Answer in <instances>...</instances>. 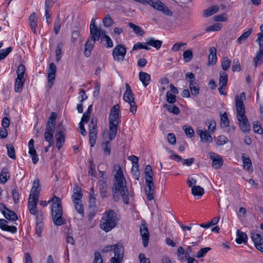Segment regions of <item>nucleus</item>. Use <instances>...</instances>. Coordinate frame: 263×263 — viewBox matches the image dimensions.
<instances>
[{
    "mask_svg": "<svg viewBox=\"0 0 263 263\" xmlns=\"http://www.w3.org/2000/svg\"><path fill=\"white\" fill-rule=\"evenodd\" d=\"M30 22V26L31 28L32 31L35 34L36 33V27L37 26V18L36 14L35 12L32 13L29 18Z\"/></svg>",
    "mask_w": 263,
    "mask_h": 263,
    "instance_id": "obj_29",
    "label": "nucleus"
},
{
    "mask_svg": "<svg viewBox=\"0 0 263 263\" xmlns=\"http://www.w3.org/2000/svg\"><path fill=\"white\" fill-rule=\"evenodd\" d=\"M119 105L117 104L114 105L110 110L108 118L109 126V138L110 140L114 139L116 136L119 120Z\"/></svg>",
    "mask_w": 263,
    "mask_h": 263,
    "instance_id": "obj_5",
    "label": "nucleus"
},
{
    "mask_svg": "<svg viewBox=\"0 0 263 263\" xmlns=\"http://www.w3.org/2000/svg\"><path fill=\"white\" fill-rule=\"evenodd\" d=\"M9 174L7 168H3L0 174V183L4 184L10 178V176L7 175Z\"/></svg>",
    "mask_w": 263,
    "mask_h": 263,
    "instance_id": "obj_36",
    "label": "nucleus"
},
{
    "mask_svg": "<svg viewBox=\"0 0 263 263\" xmlns=\"http://www.w3.org/2000/svg\"><path fill=\"white\" fill-rule=\"evenodd\" d=\"M62 25V21L61 20V18L60 17V15H58L57 16L55 21L54 24V32L55 34H58L60 30L61 27Z\"/></svg>",
    "mask_w": 263,
    "mask_h": 263,
    "instance_id": "obj_43",
    "label": "nucleus"
},
{
    "mask_svg": "<svg viewBox=\"0 0 263 263\" xmlns=\"http://www.w3.org/2000/svg\"><path fill=\"white\" fill-rule=\"evenodd\" d=\"M162 42L161 41L155 40L154 38H149V46H151L155 48L157 50L160 48Z\"/></svg>",
    "mask_w": 263,
    "mask_h": 263,
    "instance_id": "obj_40",
    "label": "nucleus"
},
{
    "mask_svg": "<svg viewBox=\"0 0 263 263\" xmlns=\"http://www.w3.org/2000/svg\"><path fill=\"white\" fill-rule=\"evenodd\" d=\"M99 191L100 193V195L101 198H104L107 197V185L106 183V181L105 180H100L99 181Z\"/></svg>",
    "mask_w": 263,
    "mask_h": 263,
    "instance_id": "obj_25",
    "label": "nucleus"
},
{
    "mask_svg": "<svg viewBox=\"0 0 263 263\" xmlns=\"http://www.w3.org/2000/svg\"><path fill=\"white\" fill-rule=\"evenodd\" d=\"M34 141L31 139L28 143L29 154L30 155L33 164H36L39 161L38 155L34 147Z\"/></svg>",
    "mask_w": 263,
    "mask_h": 263,
    "instance_id": "obj_21",
    "label": "nucleus"
},
{
    "mask_svg": "<svg viewBox=\"0 0 263 263\" xmlns=\"http://www.w3.org/2000/svg\"><path fill=\"white\" fill-rule=\"evenodd\" d=\"M65 129L62 124L57 126L55 137L57 140L56 146L58 150H60L65 142Z\"/></svg>",
    "mask_w": 263,
    "mask_h": 263,
    "instance_id": "obj_11",
    "label": "nucleus"
},
{
    "mask_svg": "<svg viewBox=\"0 0 263 263\" xmlns=\"http://www.w3.org/2000/svg\"><path fill=\"white\" fill-rule=\"evenodd\" d=\"M115 256L110 259L111 263H122L124 256V247L121 243L114 245Z\"/></svg>",
    "mask_w": 263,
    "mask_h": 263,
    "instance_id": "obj_10",
    "label": "nucleus"
},
{
    "mask_svg": "<svg viewBox=\"0 0 263 263\" xmlns=\"http://www.w3.org/2000/svg\"><path fill=\"white\" fill-rule=\"evenodd\" d=\"M26 71V68L25 66L21 64H20L17 69L16 73L17 77L24 78V75Z\"/></svg>",
    "mask_w": 263,
    "mask_h": 263,
    "instance_id": "obj_51",
    "label": "nucleus"
},
{
    "mask_svg": "<svg viewBox=\"0 0 263 263\" xmlns=\"http://www.w3.org/2000/svg\"><path fill=\"white\" fill-rule=\"evenodd\" d=\"M168 111L174 115H178L180 113V110L178 107L173 104H165L163 105Z\"/></svg>",
    "mask_w": 263,
    "mask_h": 263,
    "instance_id": "obj_34",
    "label": "nucleus"
},
{
    "mask_svg": "<svg viewBox=\"0 0 263 263\" xmlns=\"http://www.w3.org/2000/svg\"><path fill=\"white\" fill-rule=\"evenodd\" d=\"M221 28V25L219 23H216L212 26H210L207 27L205 31L206 32H211V31H217L220 30Z\"/></svg>",
    "mask_w": 263,
    "mask_h": 263,
    "instance_id": "obj_48",
    "label": "nucleus"
},
{
    "mask_svg": "<svg viewBox=\"0 0 263 263\" xmlns=\"http://www.w3.org/2000/svg\"><path fill=\"white\" fill-rule=\"evenodd\" d=\"M24 82L25 80L24 78L19 77L16 78L14 84V90L15 92H20L22 91Z\"/></svg>",
    "mask_w": 263,
    "mask_h": 263,
    "instance_id": "obj_31",
    "label": "nucleus"
},
{
    "mask_svg": "<svg viewBox=\"0 0 263 263\" xmlns=\"http://www.w3.org/2000/svg\"><path fill=\"white\" fill-rule=\"evenodd\" d=\"M228 19V15L226 13L217 15L213 17L215 22H224Z\"/></svg>",
    "mask_w": 263,
    "mask_h": 263,
    "instance_id": "obj_63",
    "label": "nucleus"
},
{
    "mask_svg": "<svg viewBox=\"0 0 263 263\" xmlns=\"http://www.w3.org/2000/svg\"><path fill=\"white\" fill-rule=\"evenodd\" d=\"M126 52L125 47L121 45H118L114 48L112 51V55L115 60L119 61H123L124 59Z\"/></svg>",
    "mask_w": 263,
    "mask_h": 263,
    "instance_id": "obj_12",
    "label": "nucleus"
},
{
    "mask_svg": "<svg viewBox=\"0 0 263 263\" xmlns=\"http://www.w3.org/2000/svg\"><path fill=\"white\" fill-rule=\"evenodd\" d=\"M115 169L117 170V172L114 175L113 180V199L115 201H118L121 195L124 202L127 204L129 203V198L125 178L120 165H116Z\"/></svg>",
    "mask_w": 263,
    "mask_h": 263,
    "instance_id": "obj_1",
    "label": "nucleus"
},
{
    "mask_svg": "<svg viewBox=\"0 0 263 263\" xmlns=\"http://www.w3.org/2000/svg\"><path fill=\"white\" fill-rule=\"evenodd\" d=\"M217 50L214 47L210 48V54L209 55V64L210 65L215 64L217 61L216 56Z\"/></svg>",
    "mask_w": 263,
    "mask_h": 263,
    "instance_id": "obj_27",
    "label": "nucleus"
},
{
    "mask_svg": "<svg viewBox=\"0 0 263 263\" xmlns=\"http://www.w3.org/2000/svg\"><path fill=\"white\" fill-rule=\"evenodd\" d=\"M74 204V208L78 213H79L82 216L84 215L83 205L81 202H77L73 203Z\"/></svg>",
    "mask_w": 263,
    "mask_h": 263,
    "instance_id": "obj_52",
    "label": "nucleus"
},
{
    "mask_svg": "<svg viewBox=\"0 0 263 263\" xmlns=\"http://www.w3.org/2000/svg\"><path fill=\"white\" fill-rule=\"evenodd\" d=\"M97 119L92 117L89 125V142L91 147L95 146L97 137Z\"/></svg>",
    "mask_w": 263,
    "mask_h": 263,
    "instance_id": "obj_8",
    "label": "nucleus"
},
{
    "mask_svg": "<svg viewBox=\"0 0 263 263\" xmlns=\"http://www.w3.org/2000/svg\"><path fill=\"white\" fill-rule=\"evenodd\" d=\"M209 158L212 161V166L215 169H219L223 164V159L221 156L214 152L209 153Z\"/></svg>",
    "mask_w": 263,
    "mask_h": 263,
    "instance_id": "obj_14",
    "label": "nucleus"
},
{
    "mask_svg": "<svg viewBox=\"0 0 263 263\" xmlns=\"http://www.w3.org/2000/svg\"><path fill=\"white\" fill-rule=\"evenodd\" d=\"M147 76L148 74L147 73L142 71L140 72L139 74V79L142 83L144 87H146L148 85V83L146 82Z\"/></svg>",
    "mask_w": 263,
    "mask_h": 263,
    "instance_id": "obj_53",
    "label": "nucleus"
},
{
    "mask_svg": "<svg viewBox=\"0 0 263 263\" xmlns=\"http://www.w3.org/2000/svg\"><path fill=\"white\" fill-rule=\"evenodd\" d=\"M231 61L229 60L228 57H224L221 62V66L224 71L228 69L230 66Z\"/></svg>",
    "mask_w": 263,
    "mask_h": 263,
    "instance_id": "obj_57",
    "label": "nucleus"
},
{
    "mask_svg": "<svg viewBox=\"0 0 263 263\" xmlns=\"http://www.w3.org/2000/svg\"><path fill=\"white\" fill-rule=\"evenodd\" d=\"M12 48L9 47L6 49H2L0 51V61L5 59L12 51Z\"/></svg>",
    "mask_w": 263,
    "mask_h": 263,
    "instance_id": "obj_56",
    "label": "nucleus"
},
{
    "mask_svg": "<svg viewBox=\"0 0 263 263\" xmlns=\"http://www.w3.org/2000/svg\"><path fill=\"white\" fill-rule=\"evenodd\" d=\"M146 225V222L145 221H142L140 229V234L142 238V242L144 247H146L148 245V228Z\"/></svg>",
    "mask_w": 263,
    "mask_h": 263,
    "instance_id": "obj_19",
    "label": "nucleus"
},
{
    "mask_svg": "<svg viewBox=\"0 0 263 263\" xmlns=\"http://www.w3.org/2000/svg\"><path fill=\"white\" fill-rule=\"evenodd\" d=\"M204 189L200 186L197 185L192 188V193L194 196H202L204 194Z\"/></svg>",
    "mask_w": 263,
    "mask_h": 263,
    "instance_id": "obj_41",
    "label": "nucleus"
},
{
    "mask_svg": "<svg viewBox=\"0 0 263 263\" xmlns=\"http://www.w3.org/2000/svg\"><path fill=\"white\" fill-rule=\"evenodd\" d=\"M8 156L12 159H16L15 152L14 146L12 144H7Z\"/></svg>",
    "mask_w": 263,
    "mask_h": 263,
    "instance_id": "obj_44",
    "label": "nucleus"
},
{
    "mask_svg": "<svg viewBox=\"0 0 263 263\" xmlns=\"http://www.w3.org/2000/svg\"><path fill=\"white\" fill-rule=\"evenodd\" d=\"M197 134L200 136L201 141L203 143H212L213 139L210 132L206 130L197 129Z\"/></svg>",
    "mask_w": 263,
    "mask_h": 263,
    "instance_id": "obj_20",
    "label": "nucleus"
},
{
    "mask_svg": "<svg viewBox=\"0 0 263 263\" xmlns=\"http://www.w3.org/2000/svg\"><path fill=\"white\" fill-rule=\"evenodd\" d=\"M148 199L149 200H152L154 199L155 198V194L156 193V185L154 184L153 181V172L152 171V168H151L150 165H149V175H148Z\"/></svg>",
    "mask_w": 263,
    "mask_h": 263,
    "instance_id": "obj_13",
    "label": "nucleus"
},
{
    "mask_svg": "<svg viewBox=\"0 0 263 263\" xmlns=\"http://www.w3.org/2000/svg\"><path fill=\"white\" fill-rule=\"evenodd\" d=\"M253 129L255 133L259 135H261L263 133V129L258 121L253 122Z\"/></svg>",
    "mask_w": 263,
    "mask_h": 263,
    "instance_id": "obj_60",
    "label": "nucleus"
},
{
    "mask_svg": "<svg viewBox=\"0 0 263 263\" xmlns=\"http://www.w3.org/2000/svg\"><path fill=\"white\" fill-rule=\"evenodd\" d=\"M228 141L227 138L223 135L218 136L216 140V142L218 145H222L227 143Z\"/></svg>",
    "mask_w": 263,
    "mask_h": 263,
    "instance_id": "obj_58",
    "label": "nucleus"
},
{
    "mask_svg": "<svg viewBox=\"0 0 263 263\" xmlns=\"http://www.w3.org/2000/svg\"><path fill=\"white\" fill-rule=\"evenodd\" d=\"M189 87L192 95L195 96L198 95L199 92V87L196 82H192V83H189Z\"/></svg>",
    "mask_w": 263,
    "mask_h": 263,
    "instance_id": "obj_37",
    "label": "nucleus"
},
{
    "mask_svg": "<svg viewBox=\"0 0 263 263\" xmlns=\"http://www.w3.org/2000/svg\"><path fill=\"white\" fill-rule=\"evenodd\" d=\"M39 197L30 196L28 198V209L30 213L34 215H37V205Z\"/></svg>",
    "mask_w": 263,
    "mask_h": 263,
    "instance_id": "obj_16",
    "label": "nucleus"
},
{
    "mask_svg": "<svg viewBox=\"0 0 263 263\" xmlns=\"http://www.w3.org/2000/svg\"><path fill=\"white\" fill-rule=\"evenodd\" d=\"M128 26L133 29L134 32L140 36H143L144 34V32L142 28H141L139 26H137L135 24H134L132 23H129L128 24Z\"/></svg>",
    "mask_w": 263,
    "mask_h": 263,
    "instance_id": "obj_42",
    "label": "nucleus"
},
{
    "mask_svg": "<svg viewBox=\"0 0 263 263\" xmlns=\"http://www.w3.org/2000/svg\"><path fill=\"white\" fill-rule=\"evenodd\" d=\"M95 41L90 39H88L85 44V50L84 54L86 57H89L91 54V51L92 50Z\"/></svg>",
    "mask_w": 263,
    "mask_h": 263,
    "instance_id": "obj_24",
    "label": "nucleus"
},
{
    "mask_svg": "<svg viewBox=\"0 0 263 263\" xmlns=\"http://www.w3.org/2000/svg\"><path fill=\"white\" fill-rule=\"evenodd\" d=\"M83 196L82 193H81V191L79 192H74L72 196V200L73 203L74 202H81V199L82 198Z\"/></svg>",
    "mask_w": 263,
    "mask_h": 263,
    "instance_id": "obj_55",
    "label": "nucleus"
},
{
    "mask_svg": "<svg viewBox=\"0 0 263 263\" xmlns=\"http://www.w3.org/2000/svg\"><path fill=\"white\" fill-rule=\"evenodd\" d=\"M55 128L52 129L49 125L46 126L45 132V139L49 143V146H51L53 144V137Z\"/></svg>",
    "mask_w": 263,
    "mask_h": 263,
    "instance_id": "obj_22",
    "label": "nucleus"
},
{
    "mask_svg": "<svg viewBox=\"0 0 263 263\" xmlns=\"http://www.w3.org/2000/svg\"><path fill=\"white\" fill-rule=\"evenodd\" d=\"M5 218L10 221H15L17 219L18 217L16 213L9 209L7 210L6 212H4L3 214Z\"/></svg>",
    "mask_w": 263,
    "mask_h": 263,
    "instance_id": "obj_33",
    "label": "nucleus"
},
{
    "mask_svg": "<svg viewBox=\"0 0 263 263\" xmlns=\"http://www.w3.org/2000/svg\"><path fill=\"white\" fill-rule=\"evenodd\" d=\"M220 125L222 127H226L229 126V120L226 112L220 116Z\"/></svg>",
    "mask_w": 263,
    "mask_h": 263,
    "instance_id": "obj_45",
    "label": "nucleus"
},
{
    "mask_svg": "<svg viewBox=\"0 0 263 263\" xmlns=\"http://www.w3.org/2000/svg\"><path fill=\"white\" fill-rule=\"evenodd\" d=\"M183 60L185 62H190L193 57V54L191 49H187L183 53Z\"/></svg>",
    "mask_w": 263,
    "mask_h": 263,
    "instance_id": "obj_46",
    "label": "nucleus"
},
{
    "mask_svg": "<svg viewBox=\"0 0 263 263\" xmlns=\"http://www.w3.org/2000/svg\"><path fill=\"white\" fill-rule=\"evenodd\" d=\"M132 173L133 176V178L137 180H139V178L140 176V172L139 171V166H132Z\"/></svg>",
    "mask_w": 263,
    "mask_h": 263,
    "instance_id": "obj_62",
    "label": "nucleus"
},
{
    "mask_svg": "<svg viewBox=\"0 0 263 263\" xmlns=\"http://www.w3.org/2000/svg\"><path fill=\"white\" fill-rule=\"evenodd\" d=\"M57 66L54 63H50L47 70L48 82L49 88H51L53 84L54 81L55 80Z\"/></svg>",
    "mask_w": 263,
    "mask_h": 263,
    "instance_id": "obj_15",
    "label": "nucleus"
},
{
    "mask_svg": "<svg viewBox=\"0 0 263 263\" xmlns=\"http://www.w3.org/2000/svg\"><path fill=\"white\" fill-rule=\"evenodd\" d=\"M149 5L166 16H172L173 15L172 10L160 0H149Z\"/></svg>",
    "mask_w": 263,
    "mask_h": 263,
    "instance_id": "obj_7",
    "label": "nucleus"
},
{
    "mask_svg": "<svg viewBox=\"0 0 263 263\" xmlns=\"http://www.w3.org/2000/svg\"><path fill=\"white\" fill-rule=\"evenodd\" d=\"M2 230L5 231H8L12 233H15L17 231V228L15 226H9L5 223V226H2Z\"/></svg>",
    "mask_w": 263,
    "mask_h": 263,
    "instance_id": "obj_59",
    "label": "nucleus"
},
{
    "mask_svg": "<svg viewBox=\"0 0 263 263\" xmlns=\"http://www.w3.org/2000/svg\"><path fill=\"white\" fill-rule=\"evenodd\" d=\"M106 33V31L98 27L90 30L89 39L96 42L99 40L100 37L103 39V37Z\"/></svg>",
    "mask_w": 263,
    "mask_h": 263,
    "instance_id": "obj_17",
    "label": "nucleus"
},
{
    "mask_svg": "<svg viewBox=\"0 0 263 263\" xmlns=\"http://www.w3.org/2000/svg\"><path fill=\"white\" fill-rule=\"evenodd\" d=\"M57 118V114L56 112H51L49 120L46 124V126L49 125L50 127H52V129L55 128V124H56V119Z\"/></svg>",
    "mask_w": 263,
    "mask_h": 263,
    "instance_id": "obj_35",
    "label": "nucleus"
},
{
    "mask_svg": "<svg viewBox=\"0 0 263 263\" xmlns=\"http://www.w3.org/2000/svg\"><path fill=\"white\" fill-rule=\"evenodd\" d=\"M211 250V248L206 247L201 249L196 254L195 257L197 258H200L204 257L208 252Z\"/></svg>",
    "mask_w": 263,
    "mask_h": 263,
    "instance_id": "obj_49",
    "label": "nucleus"
},
{
    "mask_svg": "<svg viewBox=\"0 0 263 263\" xmlns=\"http://www.w3.org/2000/svg\"><path fill=\"white\" fill-rule=\"evenodd\" d=\"M251 238L254 243V246L257 245H263V236L255 232H251Z\"/></svg>",
    "mask_w": 263,
    "mask_h": 263,
    "instance_id": "obj_28",
    "label": "nucleus"
},
{
    "mask_svg": "<svg viewBox=\"0 0 263 263\" xmlns=\"http://www.w3.org/2000/svg\"><path fill=\"white\" fill-rule=\"evenodd\" d=\"M218 10L219 7L217 5L210 7L203 10V16L205 17H208L216 13Z\"/></svg>",
    "mask_w": 263,
    "mask_h": 263,
    "instance_id": "obj_30",
    "label": "nucleus"
},
{
    "mask_svg": "<svg viewBox=\"0 0 263 263\" xmlns=\"http://www.w3.org/2000/svg\"><path fill=\"white\" fill-rule=\"evenodd\" d=\"M146 44H148V42H146L144 44L138 42L135 44L133 47V50H137L141 49H145L148 50V46Z\"/></svg>",
    "mask_w": 263,
    "mask_h": 263,
    "instance_id": "obj_61",
    "label": "nucleus"
},
{
    "mask_svg": "<svg viewBox=\"0 0 263 263\" xmlns=\"http://www.w3.org/2000/svg\"><path fill=\"white\" fill-rule=\"evenodd\" d=\"M41 191L40 180L39 179H35L33 182V186L31 190L30 196L39 197V194Z\"/></svg>",
    "mask_w": 263,
    "mask_h": 263,
    "instance_id": "obj_23",
    "label": "nucleus"
},
{
    "mask_svg": "<svg viewBox=\"0 0 263 263\" xmlns=\"http://www.w3.org/2000/svg\"><path fill=\"white\" fill-rule=\"evenodd\" d=\"M123 99L130 105V111L135 114L137 111V105L134 101L132 90L128 84H126V91L124 94Z\"/></svg>",
    "mask_w": 263,
    "mask_h": 263,
    "instance_id": "obj_9",
    "label": "nucleus"
},
{
    "mask_svg": "<svg viewBox=\"0 0 263 263\" xmlns=\"http://www.w3.org/2000/svg\"><path fill=\"white\" fill-rule=\"evenodd\" d=\"M241 158L243 162V168L247 171L252 170L253 167L250 158L249 157H245L244 154L242 155Z\"/></svg>",
    "mask_w": 263,
    "mask_h": 263,
    "instance_id": "obj_32",
    "label": "nucleus"
},
{
    "mask_svg": "<svg viewBox=\"0 0 263 263\" xmlns=\"http://www.w3.org/2000/svg\"><path fill=\"white\" fill-rule=\"evenodd\" d=\"M117 215L112 210L106 211L103 215L100 221V228L105 232H108L117 225Z\"/></svg>",
    "mask_w": 263,
    "mask_h": 263,
    "instance_id": "obj_4",
    "label": "nucleus"
},
{
    "mask_svg": "<svg viewBox=\"0 0 263 263\" xmlns=\"http://www.w3.org/2000/svg\"><path fill=\"white\" fill-rule=\"evenodd\" d=\"M228 74L224 71H221L219 73V84L220 85L227 86L228 83Z\"/></svg>",
    "mask_w": 263,
    "mask_h": 263,
    "instance_id": "obj_39",
    "label": "nucleus"
},
{
    "mask_svg": "<svg viewBox=\"0 0 263 263\" xmlns=\"http://www.w3.org/2000/svg\"><path fill=\"white\" fill-rule=\"evenodd\" d=\"M154 202L155 204V207L152 210H151L152 215V226H153L154 225L157 226L159 223L161 218L160 214H159L158 212V204L156 203L155 201Z\"/></svg>",
    "mask_w": 263,
    "mask_h": 263,
    "instance_id": "obj_18",
    "label": "nucleus"
},
{
    "mask_svg": "<svg viewBox=\"0 0 263 263\" xmlns=\"http://www.w3.org/2000/svg\"><path fill=\"white\" fill-rule=\"evenodd\" d=\"M102 149L105 155L109 156L110 154L111 146L108 141L105 142L102 146Z\"/></svg>",
    "mask_w": 263,
    "mask_h": 263,
    "instance_id": "obj_54",
    "label": "nucleus"
},
{
    "mask_svg": "<svg viewBox=\"0 0 263 263\" xmlns=\"http://www.w3.org/2000/svg\"><path fill=\"white\" fill-rule=\"evenodd\" d=\"M50 202H52L51 212L53 223L58 226L65 224L66 219L62 216L63 210L61 199L54 195L48 203Z\"/></svg>",
    "mask_w": 263,
    "mask_h": 263,
    "instance_id": "obj_3",
    "label": "nucleus"
},
{
    "mask_svg": "<svg viewBox=\"0 0 263 263\" xmlns=\"http://www.w3.org/2000/svg\"><path fill=\"white\" fill-rule=\"evenodd\" d=\"M240 65L238 59H234L233 62L232 70L233 72L240 71Z\"/></svg>",
    "mask_w": 263,
    "mask_h": 263,
    "instance_id": "obj_64",
    "label": "nucleus"
},
{
    "mask_svg": "<svg viewBox=\"0 0 263 263\" xmlns=\"http://www.w3.org/2000/svg\"><path fill=\"white\" fill-rule=\"evenodd\" d=\"M246 99L244 92L235 96V105L237 111V119L239 122L240 129L243 133L248 132L250 125L247 116L245 115V106L243 100Z\"/></svg>",
    "mask_w": 263,
    "mask_h": 263,
    "instance_id": "obj_2",
    "label": "nucleus"
},
{
    "mask_svg": "<svg viewBox=\"0 0 263 263\" xmlns=\"http://www.w3.org/2000/svg\"><path fill=\"white\" fill-rule=\"evenodd\" d=\"M62 47L63 44L62 43H59L58 44L57 49L55 50V58L57 62L59 61L61 58Z\"/></svg>",
    "mask_w": 263,
    "mask_h": 263,
    "instance_id": "obj_50",
    "label": "nucleus"
},
{
    "mask_svg": "<svg viewBox=\"0 0 263 263\" xmlns=\"http://www.w3.org/2000/svg\"><path fill=\"white\" fill-rule=\"evenodd\" d=\"M260 32L257 34L256 42L259 45L258 51L253 59L254 66L257 67L263 63V24L260 26Z\"/></svg>",
    "mask_w": 263,
    "mask_h": 263,
    "instance_id": "obj_6",
    "label": "nucleus"
},
{
    "mask_svg": "<svg viewBox=\"0 0 263 263\" xmlns=\"http://www.w3.org/2000/svg\"><path fill=\"white\" fill-rule=\"evenodd\" d=\"M103 23L105 27H109L114 23V21L111 18L110 15L107 14L105 15L104 18L103 19Z\"/></svg>",
    "mask_w": 263,
    "mask_h": 263,
    "instance_id": "obj_47",
    "label": "nucleus"
},
{
    "mask_svg": "<svg viewBox=\"0 0 263 263\" xmlns=\"http://www.w3.org/2000/svg\"><path fill=\"white\" fill-rule=\"evenodd\" d=\"M253 30L252 28L249 29L248 31L245 32L241 35L237 39V42L239 44H241L252 33Z\"/></svg>",
    "mask_w": 263,
    "mask_h": 263,
    "instance_id": "obj_38",
    "label": "nucleus"
},
{
    "mask_svg": "<svg viewBox=\"0 0 263 263\" xmlns=\"http://www.w3.org/2000/svg\"><path fill=\"white\" fill-rule=\"evenodd\" d=\"M236 234L238 236L235 240L237 243L241 244L242 243H247L248 236L245 232H241L239 230H237Z\"/></svg>",
    "mask_w": 263,
    "mask_h": 263,
    "instance_id": "obj_26",
    "label": "nucleus"
}]
</instances>
